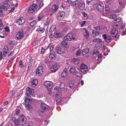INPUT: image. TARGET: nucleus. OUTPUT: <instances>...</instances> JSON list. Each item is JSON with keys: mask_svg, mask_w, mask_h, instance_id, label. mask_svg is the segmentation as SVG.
Instances as JSON below:
<instances>
[{"mask_svg": "<svg viewBox=\"0 0 126 126\" xmlns=\"http://www.w3.org/2000/svg\"><path fill=\"white\" fill-rule=\"evenodd\" d=\"M55 51L58 54H62L64 53L65 49L63 47L58 46L55 47Z\"/></svg>", "mask_w": 126, "mask_h": 126, "instance_id": "nucleus-1", "label": "nucleus"}, {"mask_svg": "<svg viewBox=\"0 0 126 126\" xmlns=\"http://www.w3.org/2000/svg\"><path fill=\"white\" fill-rule=\"evenodd\" d=\"M118 33V30L116 29H113L111 31L110 33L111 35L113 37H115L116 39L117 40L119 39V35H117Z\"/></svg>", "mask_w": 126, "mask_h": 126, "instance_id": "nucleus-2", "label": "nucleus"}, {"mask_svg": "<svg viewBox=\"0 0 126 126\" xmlns=\"http://www.w3.org/2000/svg\"><path fill=\"white\" fill-rule=\"evenodd\" d=\"M43 67L42 66H39L36 70V74L37 76H39L43 73Z\"/></svg>", "mask_w": 126, "mask_h": 126, "instance_id": "nucleus-3", "label": "nucleus"}, {"mask_svg": "<svg viewBox=\"0 0 126 126\" xmlns=\"http://www.w3.org/2000/svg\"><path fill=\"white\" fill-rule=\"evenodd\" d=\"M63 38L64 40H66L67 41H70L72 39H74L75 38L73 37V33L71 32L68 34Z\"/></svg>", "mask_w": 126, "mask_h": 126, "instance_id": "nucleus-4", "label": "nucleus"}, {"mask_svg": "<svg viewBox=\"0 0 126 126\" xmlns=\"http://www.w3.org/2000/svg\"><path fill=\"white\" fill-rule=\"evenodd\" d=\"M37 5L35 3H33L28 9V12L30 13L33 12L37 9Z\"/></svg>", "mask_w": 126, "mask_h": 126, "instance_id": "nucleus-5", "label": "nucleus"}, {"mask_svg": "<svg viewBox=\"0 0 126 126\" xmlns=\"http://www.w3.org/2000/svg\"><path fill=\"white\" fill-rule=\"evenodd\" d=\"M44 85L48 90H50L52 86L53 83L51 81H47L44 83Z\"/></svg>", "mask_w": 126, "mask_h": 126, "instance_id": "nucleus-6", "label": "nucleus"}, {"mask_svg": "<svg viewBox=\"0 0 126 126\" xmlns=\"http://www.w3.org/2000/svg\"><path fill=\"white\" fill-rule=\"evenodd\" d=\"M25 107L27 110H29L30 109V105L32 102V101L30 99H28L27 97H26L25 99Z\"/></svg>", "mask_w": 126, "mask_h": 126, "instance_id": "nucleus-7", "label": "nucleus"}, {"mask_svg": "<svg viewBox=\"0 0 126 126\" xmlns=\"http://www.w3.org/2000/svg\"><path fill=\"white\" fill-rule=\"evenodd\" d=\"M26 121V118L23 115H22L21 116V120H19L18 123L19 126H22L24 124Z\"/></svg>", "mask_w": 126, "mask_h": 126, "instance_id": "nucleus-8", "label": "nucleus"}, {"mask_svg": "<svg viewBox=\"0 0 126 126\" xmlns=\"http://www.w3.org/2000/svg\"><path fill=\"white\" fill-rule=\"evenodd\" d=\"M10 6V4L8 3H1L0 5V7L5 11Z\"/></svg>", "mask_w": 126, "mask_h": 126, "instance_id": "nucleus-9", "label": "nucleus"}, {"mask_svg": "<svg viewBox=\"0 0 126 126\" xmlns=\"http://www.w3.org/2000/svg\"><path fill=\"white\" fill-rule=\"evenodd\" d=\"M102 36L104 40L107 43H109L110 42L111 40V37L110 36H107L106 34L102 35Z\"/></svg>", "mask_w": 126, "mask_h": 126, "instance_id": "nucleus-10", "label": "nucleus"}, {"mask_svg": "<svg viewBox=\"0 0 126 126\" xmlns=\"http://www.w3.org/2000/svg\"><path fill=\"white\" fill-rule=\"evenodd\" d=\"M64 12L63 11L59 12L57 15V19L59 20H62L64 16Z\"/></svg>", "mask_w": 126, "mask_h": 126, "instance_id": "nucleus-11", "label": "nucleus"}, {"mask_svg": "<svg viewBox=\"0 0 126 126\" xmlns=\"http://www.w3.org/2000/svg\"><path fill=\"white\" fill-rule=\"evenodd\" d=\"M24 36V32L22 30L18 32L16 35L17 38L18 39H20L23 37Z\"/></svg>", "mask_w": 126, "mask_h": 126, "instance_id": "nucleus-12", "label": "nucleus"}, {"mask_svg": "<svg viewBox=\"0 0 126 126\" xmlns=\"http://www.w3.org/2000/svg\"><path fill=\"white\" fill-rule=\"evenodd\" d=\"M80 67L81 72L83 73L86 72L88 69L87 66L85 64H82Z\"/></svg>", "mask_w": 126, "mask_h": 126, "instance_id": "nucleus-13", "label": "nucleus"}, {"mask_svg": "<svg viewBox=\"0 0 126 126\" xmlns=\"http://www.w3.org/2000/svg\"><path fill=\"white\" fill-rule=\"evenodd\" d=\"M96 8L99 11L102 12L104 10V7L103 4H101L99 3L97 5Z\"/></svg>", "mask_w": 126, "mask_h": 126, "instance_id": "nucleus-14", "label": "nucleus"}, {"mask_svg": "<svg viewBox=\"0 0 126 126\" xmlns=\"http://www.w3.org/2000/svg\"><path fill=\"white\" fill-rule=\"evenodd\" d=\"M25 22V20L23 17H20L19 19H17L16 21V23L19 25H21Z\"/></svg>", "mask_w": 126, "mask_h": 126, "instance_id": "nucleus-15", "label": "nucleus"}, {"mask_svg": "<svg viewBox=\"0 0 126 126\" xmlns=\"http://www.w3.org/2000/svg\"><path fill=\"white\" fill-rule=\"evenodd\" d=\"M58 7L57 5L54 4L53 5L51 10V14H52L54 13L58 10Z\"/></svg>", "mask_w": 126, "mask_h": 126, "instance_id": "nucleus-16", "label": "nucleus"}, {"mask_svg": "<svg viewBox=\"0 0 126 126\" xmlns=\"http://www.w3.org/2000/svg\"><path fill=\"white\" fill-rule=\"evenodd\" d=\"M49 57L50 59L54 60L56 58V55L55 53L53 51L50 53Z\"/></svg>", "mask_w": 126, "mask_h": 126, "instance_id": "nucleus-17", "label": "nucleus"}, {"mask_svg": "<svg viewBox=\"0 0 126 126\" xmlns=\"http://www.w3.org/2000/svg\"><path fill=\"white\" fill-rule=\"evenodd\" d=\"M33 62V60L32 57H31L29 61V63L28 65L27 71H29L30 69L32 68V64Z\"/></svg>", "mask_w": 126, "mask_h": 126, "instance_id": "nucleus-18", "label": "nucleus"}, {"mask_svg": "<svg viewBox=\"0 0 126 126\" xmlns=\"http://www.w3.org/2000/svg\"><path fill=\"white\" fill-rule=\"evenodd\" d=\"M82 29L83 30H84V31L83 32V36L85 38H88L89 36V32L85 28H83Z\"/></svg>", "mask_w": 126, "mask_h": 126, "instance_id": "nucleus-19", "label": "nucleus"}, {"mask_svg": "<svg viewBox=\"0 0 126 126\" xmlns=\"http://www.w3.org/2000/svg\"><path fill=\"white\" fill-rule=\"evenodd\" d=\"M12 120L16 126H18L19 120L17 119L15 117H14L12 118Z\"/></svg>", "mask_w": 126, "mask_h": 126, "instance_id": "nucleus-20", "label": "nucleus"}, {"mask_svg": "<svg viewBox=\"0 0 126 126\" xmlns=\"http://www.w3.org/2000/svg\"><path fill=\"white\" fill-rule=\"evenodd\" d=\"M37 83L38 80L36 79H33L31 81L32 86L33 87H35L37 84Z\"/></svg>", "mask_w": 126, "mask_h": 126, "instance_id": "nucleus-21", "label": "nucleus"}, {"mask_svg": "<svg viewBox=\"0 0 126 126\" xmlns=\"http://www.w3.org/2000/svg\"><path fill=\"white\" fill-rule=\"evenodd\" d=\"M63 40L62 41L61 43L63 47L66 48L68 47L67 41L66 40H64V38H63Z\"/></svg>", "mask_w": 126, "mask_h": 126, "instance_id": "nucleus-22", "label": "nucleus"}, {"mask_svg": "<svg viewBox=\"0 0 126 126\" xmlns=\"http://www.w3.org/2000/svg\"><path fill=\"white\" fill-rule=\"evenodd\" d=\"M63 34L58 32H56L54 33V36L56 38H58L63 36Z\"/></svg>", "mask_w": 126, "mask_h": 126, "instance_id": "nucleus-23", "label": "nucleus"}, {"mask_svg": "<svg viewBox=\"0 0 126 126\" xmlns=\"http://www.w3.org/2000/svg\"><path fill=\"white\" fill-rule=\"evenodd\" d=\"M41 108L45 110H48L49 106L43 103H42L41 104Z\"/></svg>", "mask_w": 126, "mask_h": 126, "instance_id": "nucleus-24", "label": "nucleus"}, {"mask_svg": "<svg viewBox=\"0 0 126 126\" xmlns=\"http://www.w3.org/2000/svg\"><path fill=\"white\" fill-rule=\"evenodd\" d=\"M85 4L84 2H80L79 3L78 8L81 10L84 9L85 8Z\"/></svg>", "mask_w": 126, "mask_h": 126, "instance_id": "nucleus-25", "label": "nucleus"}, {"mask_svg": "<svg viewBox=\"0 0 126 126\" xmlns=\"http://www.w3.org/2000/svg\"><path fill=\"white\" fill-rule=\"evenodd\" d=\"M69 71L70 73L74 74L77 71L75 67L72 66L70 68Z\"/></svg>", "mask_w": 126, "mask_h": 126, "instance_id": "nucleus-26", "label": "nucleus"}, {"mask_svg": "<svg viewBox=\"0 0 126 126\" xmlns=\"http://www.w3.org/2000/svg\"><path fill=\"white\" fill-rule=\"evenodd\" d=\"M27 94H29L30 95H32L34 92V90L33 89H32L28 87L27 89Z\"/></svg>", "mask_w": 126, "mask_h": 126, "instance_id": "nucleus-27", "label": "nucleus"}, {"mask_svg": "<svg viewBox=\"0 0 126 126\" xmlns=\"http://www.w3.org/2000/svg\"><path fill=\"white\" fill-rule=\"evenodd\" d=\"M45 31V29L44 27H41L40 26L37 29L36 31L39 32L40 33H42L44 32Z\"/></svg>", "mask_w": 126, "mask_h": 126, "instance_id": "nucleus-28", "label": "nucleus"}, {"mask_svg": "<svg viewBox=\"0 0 126 126\" xmlns=\"http://www.w3.org/2000/svg\"><path fill=\"white\" fill-rule=\"evenodd\" d=\"M73 62L74 64H78L80 61V60L79 58H73L72 59Z\"/></svg>", "mask_w": 126, "mask_h": 126, "instance_id": "nucleus-29", "label": "nucleus"}, {"mask_svg": "<svg viewBox=\"0 0 126 126\" xmlns=\"http://www.w3.org/2000/svg\"><path fill=\"white\" fill-rule=\"evenodd\" d=\"M9 51L7 46L6 45L4 47V48L3 50V55H5L6 54L7 52Z\"/></svg>", "mask_w": 126, "mask_h": 126, "instance_id": "nucleus-30", "label": "nucleus"}, {"mask_svg": "<svg viewBox=\"0 0 126 126\" xmlns=\"http://www.w3.org/2000/svg\"><path fill=\"white\" fill-rule=\"evenodd\" d=\"M67 69L66 68L63 72L62 74V76L63 78H64L67 75Z\"/></svg>", "mask_w": 126, "mask_h": 126, "instance_id": "nucleus-31", "label": "nucleus"}, {"mask_svg": "<svg viewBox=\"0 0 126 126\" xmlns=\"http://www.w3.org/2000/svg\"><path fill=\"white\" fill-rule=\"evenodd\" d=\"M74 75L77 77L79 78H80L82 76L81 74L77 71H76Z\"/></svg>", "mask_w": 126, "mask_h": 126, "instance_id": "nucleus-32", "label": "nucleus"}, {"mask_svg": "<svg viewBox=\"0 0 126 126\" xmlns=\"http://www.w3.org/2000/svg\"><path fill=\"white\" fill-rule=\"evenodd\" d=\"M74 84V82L73 81L70 80L68 84V86L69 87L71 88L72 87Z\"/></svg>", "mask_w": 126, "mask_h": 126, "instance_id": "nucleus-33", "label": "nucleus"}, {"mask_svg": "<svg viewBox=\"0 0 126 126\" xmlns=\"http://www.w3.org/2000/svg\"><path fill=\"white\" fill-rule=\"evenodd\" d=\"M99 53V51H98L97 50L95 49H94L92 50L91 52V53L93 55L95 54L97 55Z\"/></svg>", "mask_w": 126, "mask_h": 126, "instance_id": "nucleus-34", "label": "nucleus"}, {"mask_svg": "<svg viewBox=\"0 0 126 126\" xmlns=\"http://www.w3.org/2000/svg\"><path fill=\"white\" fill-rule=\"evenodd\" d=\"M56 26L55 25H52L49 29V31L50 32H53L56 29Z\"/></svg>", "mask_w": 126, "mask_h": 126, "instance_id": "nucleus-35", "label": "nucleus"}, {"mask_svg": "<svg viewBox=\"0 0 126 126\" xmlns=\"http://www.w3.org/2000/svg\"><path fill=\"white\" fill-rule=\"evenodd\" d=\"M89 51V49L88 48H86L85 49L83 50L82 51V54L84 55H85Z\"/></svg>", "mask_w": 126, "mask_h": 126, "instance_id": "nucleus-36", "label": "nucleus"}, {"mask_svg": "<svg viewBox=\"0 0 126 126\" xmlns=\"http://www.w3.org/2000/svg\"><path fill=\"white\" fill-rule=\"evenodd\" d=\"M79 3V1L78 0H75L72 2V5L73 6L77 5Z\"/></svg>", "mask_w": 126, "mask_h": 126, "instance_id": "nucleus-37", "label": "nucleus"}, {"mask_svg": "<svg viewBox=\"0 0 126 126\" xmlns=\"http://www.w3.org/2000/svg\"><path fill=\"white\" fill-rule=\"evenodd\" d=\"M92 33L93 35L95 36L98 35L100 33L99 31L95 30H93Z\"/></svg>", "mask_w": 126, "mask_h": 126, "instance_id": "nucleus-38", "label": "nucleus"}, {"mask_svg": "<svg viewBox=\"0 0 126 126\" xmlns=\"http://www.w3.org/2000/svg\"><path fill=\"white\" fill-rule=\"evenodd\" d=\"M121 18L120 17H118L116 19H114L113 21V22L114 23H118L121 21Z\"/></svg>", "mask_w": 126, "mask_h": 126, "instance_id": "nucleus-39", "label": "nucleus"}, {"mask_svg": "<svg viewBox=\"0 0 126 126\" xmlns=\"http://www.w3.org/2000/svg\"><path fill=\"white\" fill-rule=\"evenodd\" d=\"M44 4L43 3V1H40L38 4V6L40 9L43 6Z\"/></svg>", "mask_w": 126, "mask_h": 126, "instance_id": "nucleus-40", "label": "nucleus"}, {"mask_svg": "<svg viewBox=\"0 0 126 126\" xmlns=\"http://www.w3.org/2000/svg\"><path fill=\"white\" fill-rule=\"evenodd\" d=\"M36 23V21L35 20H33L31 22L30 24V26L32 27Z\"/></svg>", "mask_w": 126, "mask_h": 126, "instance_id": "nucleus-41", "label": "nucleus"}, {"mask_svg": "<svg viewBox=\"0 0 126 126\" xmlns=\"http://www.w3.org/2000/svg\"><path fill=\"white\" fill-rule=\"evenodd\" d=\"M101 40L99 38H95L93 40V41L94 42H101Z\"/></svg>", "mask_w": 126, "mask_h": 126, "instance_id": "nucleus-42", "label": "nucleus"}, {"mask_svg": "<svg viewBox=\"0 0 126 126\" xmlns=\"http://www.w3.org/2000/svg\"><path fill=\"white\" fill-rule=\"evenodd\" d=\"M61 93L60 92H58L56 93V97L58 99H60L61 96Z\"/></svg>", "mask_w": 126, "mask_h": 126, "instance_id": "nucleus-43", "label": "nucleus"}, {"mask_svg": "<svg viewBox=\"0 0 126 126\" xmlns=\"http://www.w3.org/2000/svg\"><path fill=\"white\" fill-rule=\"evenodd\" d=\"M82 13L84 16V19L85 20L87 19L88 18L87 14L85 12H83Z\"/></svg>", "mask_w": 126, "mask_h": 126, "instance_id": "nucleus-44", "label": "nucleus"}, {"mask_svg": "<svg viewBox=\"0 0 126 126\" xmlns=\"http://www.w3.org/2000/svg\"><path fill=\"white\" fill-rule=\"evenodd\" d=\"M44 17V15H43L40 14L39 15L38 18V20L39 21H40L41 19Z\"/></svg>", "mask_w": 126, "mask_h": 126, "instance_id": "nucleus-45", "label": "nucleus"}, {"mask_svg": "<svg viewBox=\"0 0 126 126\" xmlns=\"http://www.w3.org/2000/svg\"><path fill=\"white\" fill-rule=\"evenodd\" d=\"M19 65L21 68H23L24 67V66L22 64V60H20L19 63Z\"/></svg>", "mask_w": 126, "mask_h": 126, "instance_id": "nucleus-46", "label": "nucleus"}, {"mask_svg": "<svg viewBox=\"0 0 126 126\" xmlns=\"http://www.w3.org/2000/svg\"><path fill=\"white\" fill-rule=\"evenodd\" d=\"M117 17L116 15L115 14H112L110 16V18L111 19H113L116 18Z\"/></svg>", "mask_w": 126, "mask_h": 126, "instance_id": "nucleus-47", "label": "nucleus"}, {"mask_svg": "<svg viewBox=\"0 0 126 126\" xmlns=\"http://www.w3.org/2000/svg\"><path fill=\"white\" fill-rule=\"evenodd\" d=\"M101 27L100 26H98L97 27H95L94 28L95 30L96 31H100L101 30Z\"/></svg>", "mask_w": 126, "mask_h": 126, "instance_id": "nucleus-48", "label": "nucleus"}, {"mask_svg": "<svg viewBox=\"0 0 126 126\" xmlns=\"http://www.w3.org/2000/svg\"><path fill=\"white\" fill-rule=\"evenodd\" d=\"M50 23V21L48 20L47 21H46L45 23L44 24V26L45 27L48 26Z\"/></svg>", "mask_w": 126, "mask_h": 126, "instance_id": "nucleus-49", "label": "nucleus"}, {"mask_svg": "<svg viewBox=\"0 0 126 126\" xmlns=\"http://www.w3.org/2000/svg\"><path fill=\"white\" fill-rule=\"evenodd\" d=\"M44 111L42 110H39V114L40 116H43L44 114Z\"/></svg>", "mask_w": 126, "mask_h": 126, "instance_id": "nucleus-50", "label": "nucleus"}, {"mask_svg": "<svg viewBox=\"0 0 126 126\" xmlns=\"http://www.w3.org/2000/svg\"><path fill=\"white\" fill-rule=\"evenodd\" d=\"M81 52L80 50H79L77 51L76 53V55L77 56H80V55Z\"/></svg>", "mask_w": 126, "mask_h": 126, "instance_id": "nucleus-51", "label": "nucleus"}, {"mask_svg": "<svg viewBox=\"0 0 126 126\" xmlns=\"http://www.w3.org/2000/svg\"><path fill=\"white\" fill-rule=\"evenodd\" d=\"M20 110L19 109H17L16 110V115H18L19 114Z\"/></svg>", "mask_w": 126, "mask_h": 126, "instance_id": "nucleus-52", "label": "nucleus"}, {"mask_svg": "<svg viewBox=\"0 0 126 126\" xmlns=\"http://www.w3.org/2000/svg\"><path fill=\"white\" fill-rule=\"evenodd\" d=\"M9 44L10 46H14L15 45L14 42L13 41H10L9 42Z\"/></svg>", "mask_w": 126, "mask_h": 126, "instance_id": "nucleus-53", "label": "nucleus"}, {"mask_svg": "<svg viewBox=\"0 0 126 126\" xmlns=\"http://www.w3.org/2000/svg\"><path fill=\"white\" fill-rule=\"evenodd\" d=\"M102 30L103 31L105 32H107L108 30L107 29V27H103L102 28Z\"/></svg>", "mask_w": 126, "mask_h": 126, "instance_id": "nucleus-54", "label": "nucleus"}, {"mask_svg": "<svg viewBox=\"0 0 126 126\" xmlns=\"http://www.w3.org/2000/svg\"><path fill=\"white\" fill-rule=\"evenodd\" d=\"M65 1L67 2L68 4L72 3V1L70 0H64Z\"/></svg>", "mask_w": 126, "mask_h": 126, "instance_id": "nucleus-55", "label": "nucleus"}, {"mask_svg": "<svg viewBox=\"0 0 126 126\" xmlns=\"http://www.w3.org/2000/svg\"><path fill=\"white\" fill-rule=\"evenodd\" d=\"M3 27V25L1 22H0V30H2Z\"/></svg>", "mask_w": 126, "mask_h": 126, "instance_id": "nucleus-56", "label": "nucleus"}, {"mask_svg": "<svg viewBox=\"0 0 126 126\" xmlns=\"http://www.w3.org/2000/svg\"><path fill=\"white\" fill-rule=\"evenodd\" d=\"M45 50V49L43 47H42L41 48V53L42 54H43L44 53Z\"/></svg>", "mask_w": 126, "mask_h": 126, "instance_id": "nucleus-57", "label": "nucleus"}, {"mask_svg": "<svg viewBox=\"0 0 126 126\" xmlns=\"http://www.w3.org/2000/svg\"><path fill=\"white\" fill-rule=\"evenodd\" d=\"M98 59H97V60L98 61H99L100 59L102 57L101 55L100 54L98 56Z\"/></svg>", "mask_w": 126, "mask_h": 126, "instance_id": "nucleus-58", "label": "nucleus"}, {"mask_svg": "<svg viewBox=\"0 0 126 126\" xmlns=\"http://www.w3.org/2000/svg\"><path fill=\"white\" fill-rule=\"evenodd\" d=\"M4 29L5 31L6 32H8L9 31V28L8 27H6Z\"/></svg>", "mask_w": 126, "mask_h": 126, "instance_id": "nucleus-59", "label": "nucleus"}, {"mask_svg": "<svg viewBox=\"0 0 126 126\" xmlns=\"http://www.w3.org/2000/svg\"><path fill=\"white\" fill-rule=\"evenodd\" d=\"M86 22V21H84L83 23H82V24H81L80 25L81 27H83L84 25L85 24Z\"/></svg>", "mask_w": 126, "mask_h": 126, "instance_id": "nucleus-60", "label": "nucleus"}, {"mask_svg": "<svg viewBox=\"0 0 126 126\" xmlns=\"http://www.w3.org/2000/svg\"><path fill=\"white\" fill-rule=\"evenodd\" d=\"M15 57H12L9 60V62H10L11 61H13Z\"/></svg>", "mask_w": 126, "mask_h": 126, "instance_id": "nucleus-61", "label": "nucleus"}, {"mask_svg": "<svg viewBox=\"0 0 126 126\" xmlns=\"http://www.w3.org/2000/svg\"><path fill=\"white\" fill-rule=\"evenodd\" d=\"M109 10L110 9L108 8L105 7V11L107 12V13H108V12L109 11Z\"/></svg>", "mask_w": 126, "mask_h": 126, "instance_id": "nucleus-62", "label": "nucleus"}, {"mask_svg": "<svg viewBox=\"0 0 126 126\" xmlns=\"http://www.w3.org/2000/svg\"><path fill=\"white\" fill-rule=\"evenodd\" d=\"M48 59H46L44 60V63H46L47 64L48 61Z\"/></svg>", "mask_w": 126, "mask_h": 126, "instance_id": "nucleus-63", "label": "nucleus"}, {"mask_svg": "<svg viewBox=\"0 0 126 126\" xmlns=\"http://www.w3.org/2000/svg\"><path fill=\"white\" fill-rule=\"evenodd\" d=\"M8 102L7 101H6L3 103V105L4 106L7 105L8 104Z\"/></svg>", "mask_w": 126, "mask_h": 126, "instance_id": "nucleus-64", "label": "nucleus"}]
</instances>
